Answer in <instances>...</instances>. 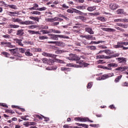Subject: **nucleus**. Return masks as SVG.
<instances>
[{
    "label": "nucleus",
    "mask_w": 128,
    "mask_h": 128,
    "mask_svg": "<svg viewBox=\"0 0 128 128\" xmlns=\"http://www.w3.org/2000/svg\"><path fill=\"white\" fill-rule=\"evenodd\" d=\"M48 36H50L48 38L50 40H58V38H70L68 36L60 34H48Z\"/></svg>",
    "instance_id": "1"
},
{
    "label": "nucleus",
    "mask_w": 128,
    "mask_h": 128,
    "mask_svg": "<svg viewBox=\"0 0 128 128\" xmlns=\"http://www.w3.org/2000/svg\"><path fill=\"white\" fill-rule=\"evenodd\" d=\"M120 53H116L115 54H112L110 56H106L104 55H98L96 56V58L97 60H100V58H106L108 60L110 58H116V56H119Z\"/></svg>",
    "instance_id": "2"
},
{
    "label": "nucleus",
    "mask_w": 128,
    "mask_h": 128,
    "mask_svg": "<svg viewBox=\"0 0 128 128\" xmlns=\"http://www.w3.org/2000/svg\"><path fill=\"white\" fill-rule=\"evenodd\" d=\"M48 44H57L58 46H65L66 44L63 42H54V41H48L47 42Z\"/></svg>",
    "instance_id": "3"
},
{
    "label": "nucleus",
    "mask_w": 128,
    "mask_h": 128,
    "mask_svg": "<svg viewBox=\"0 0 128 128\" xmlns=\"http://www.w3.org/2000/svg\"><path fill=\"white\" fill-rule=\"evenodd\" d=\"M128 70V66H120L114 69V70H118L120 72H124V70Z\"/></svg>",
    "instance_id": "4"
},
{
    "label": "nucleus",
    "mask_w": 128,
    "mask_h": 128,
    "mask_svg": "<svg viewBox=\"0 0 128 128\" xmlns=\"http://www.w3.org/2000/svg\"><path fill=\"white\" fill-rule=\"evenodd\" d=\"M80 60V57L75 54V57L74 58V60H76V64H84V62L83 60Z\"/></svg>",
    "instance_id": "5"
},
{
    "label": "nucleus",
    "mask_w": 128,
    "mask_h": 128,
    "mask_svg": "<svg viewBox=\"0 0 128 128\" xmlns=\"http://www.w3.org/2000/svg\"><path fill=\"white\" fill-rule=\"evenodd\" d=\"M72 10L74 12H75L76 14H80V16H88V13H84L76 8H72Z\"/></svg>",
    "instance_id": "6"
},
{
    "label": "nucleus",
    "mask_w": 128,
    "mask_h": 128,
    "mask_svg": "<svg viewBox=\"0 0 128 128\" xmlns=\"http://www.w3.org/2000/svg\"><path fill=\"white\" fill-rule=\"evenodd\" d=\"M21 24H26V26H30V24H34V22L30 20H25L21 22Z\"/></svg>",
    "instance_id": "7"
},
{
    "label": "nucleus",
    "mask_w": 128,
    "mask_h": 128,
    "mask_svg": "<svg viewBox=\"0 0 128 128\" xmlns=\"http://www.w3.org/2000/svg\"><path fill=\"white\" fill-rule=\"evenodd\" d=\"M48 60L46 58H42V62H43L44 64H46L48 62H49V64H52L54 62L52 60H50V61H48Z\"/></svg>",
    "instance_id": "8"
},
{
    "label": "nucleus",
    "mask_w": 128,
    "mask_h": 128,
    "mask_svg": "<svg viewBox=\"0 0 128 128\" xmlns=\"http://www.w3.org/2000/svg\"><path fill=\"white\" fill-rule=\"evenodd\" d=\"M18 48H16L13 49H10L9 51L10 52V54H14V56H16V52H18Z\"/></svg>",
    "instance_id": "9"
},
{
    "label": "nucleus",
    "mask_w": 128,
    "mask_h": 128,
    "mask_svg": "<svg viewBox=\"0 0 128 128\" xmlns=\"http://www.w3.org/2000/svg\"><path fill=\"white\" fill-rule=\"evenodd\" d=\"M102 30H104V32H116L114 29L112 28H102Z\"/></svg>",
    "instance_id": "10"
},
{
    "label": "nucleus",
    "mask_w": 128,
    "mask_h": 128,
    "mask_svg": "<svg viewBox=\"0 0 128 128\" xmlns=\"http://www.w3.org/2000/svg\"><path fill=\"white\" fill-rule=\"evenodd\" d=\"M14 42H16V44H18V46H24V44L22 42V40H20L18 38L14 39Z\"/></svg>",
    "instance_id": "11"
},
{
    "label": "nucleus",
    "mask_w": 128,
    "mask_h": 128,
    "mask_svg": "<svg viewBox=\"0 0 128 128\" xmlns=\"http://www.w3.org/2000/svg\"><path fill=\"white\" fill-rule=\"evenodd\" d=\"M118 62L119 64H124L126 62V58H118Z\"/></svg>",
    "instance_id": "12"
},
{
    "label": "nucleus",
    "mask_w": 128,
    "mask_h": 128,
    "mask_svg": "<svg viewBox=\"0 0 128 128\" xmlns=\"http://www.w3.org/2000/svg\"><path fill=\"white\" fill-rule=\"evenodd\" d=\"M85 30L86 32L90 34H94V31L92 30V28L90 27H86V28H85Z\"/></svg>",
    "instance_id": "13"
},
{
    "label": "nucleus",
    "mask_w": 128,
    "mask_h": 128,
    "mask_svg": "<svg viewBox=\"0 0 128 128\" xmlns=\"http://www.w3.org/2000/svg\"><path fill=\"white\" fill-rule=\"evenodd\" d=\"M42 56H48V58H54V55L52 54H50L46 52H44L42 53Z\"/></svg>",
    "instance_id": "14"
},
{
    "label": "nucleus",
    "mask_w": 128,
    "mask_h": 128,
    "mask_svg": "<svg viewBox=\"0 0 128 128\" xmlns=\"http://www.w3.org/2000/svg\"><path fill=\"white\" fill-rule=\"evenodd\" d=\"M85 38L88 40H96V37H94L92 35L85 36Z\"/></svg>",
    "instance_id": "15"
},
{
    "label": "nucleus",
    "mask_w": 128,
    "mask_h": 128,
    "mask_svg": "<svg viewBox=\"0 0 128 128\" xmlns=\"http://www.w3.org/2000/svg\"><path fill=\"white\" fill-rule=\"evenodd\" d=\"M66 66H69L70 68H82L80 65L74 64H66Z\"/></svg>",
    "instance_id": "16"
},
{
    "label": "nucleus",
    "mask_w": 128,
    "mask_h": 128,
    "mask_svg": "<svg viewBox=\"0 0 128 128\" xmlns=\"http://www.w3.org/2000/svg\"><path fill=\"white\" fill-rule=\"evenodd\" d=\"M123 46L124 45H122V42H118L117 44L115 45L114 46V48H123Z\"/></svg>",
    "instance_id": "17"
},
{
    "label": "nucleus",
    "mask_w": 128,
    "mask_h": 128,
    "mask_svg": "<svg viewBox=\"0 0 128 128\" xmlns=\"http://www.w3.org/2000/svg\"><path fill=\"white\" fill-rule=\"evenodd\" d=\"M16 34V36H24V30H17V32Z\"/></svg>",
    "instance_id": "18"
},
{
    "label": "nucleus",
    "mask_w": 128,
    "mask_h": 128,
    "mask_svg": "<svg viewBox=\"0 0 128 128\" xmlns=\"http://www.w3.org/2000/svg\"><path fill=\"white\" fill-rule=\"evenodd\" d=\"M49 34H51L52 32H54V34H61V32L58 30H56L54 29H50L48 30Z\"/></svg>",
    "instance_id": "19"
},
{
    "label": "nucleus",
    "mask_w": 128,
    "mask_h": 128,
    "mask_svg": "<svg viewBox=\"0 0 128 128\" xmlns=\"http://www.w3.org/2000/svg\"><path fill=\"white\" fill-rule=\"evenodd\" d=\"M118 4H111L110 5V8L111 10H116V8H118Z\"/></svg>",
    "instance_id": "20"
},
{
    "label": "nucleus",
    "mask_w": 128,
    "mask_h": 128,
    "mask_svg": "<svg viewBox=\"0 0 128 128\" xmlns=\"http://www.w3.org/2000/svg\"><path fill=\"white\" fill-rule=\"evenodd\" d=\"M12 22H18V24H22V20L18 18H12Z\"/></svg>",
    "instance_id": "21"
},
{
    "label": "nucleus",
    "mask_w": 128,
    "mask_h": 128,
    "mask_svg": "<svg viewBox=\"0 0 128 128\" xmlns=\"http://www.w3.org/2000/svg\"><path fill=\"white\" fill-rule=\"evenodd\" d=\"M20 12H8V16H16V15L14 14H19Z\"/></svg>",
    "instance_id": "22"
},
{
    "label": "nucleus",
    "mask_w": 128,
    "mask_h": 128,
    "mask_svg": "<svg viewBox=\"0 0 128 128\" xmlns=\"http://www.w3.org/2000/svg\"><path fill=\"white\" fill-rule=\"evenodd\" d=\"M118 65L116 63H110L107 64V66H108V68H118Z\"/></svg>",
    "instance_id": "23"
},
{
    "label": "nucleus",
    "mask_w": 128,
    "mask_h": 128,
    "mask_svg": "<svg viewBox=\"0 0 128 128\" xmlns=\"http://www.w3.org/2000/svg\"><path fill=\"white\" fill-rule=\"evenodd\" d=\"M58 17H54V18H48V22H58Z\"/></svg>",
    "instance_id": "24"
},
{
    "label": "nucleus",
    "mask_w": 128,
    "mask_h": 128,
    "mask_svg": "<svg viewBox=\"0 0 128 128\" xmlns=\"http://www.w3.org/2000/svg\"><path fill=\"white\" fill-rule=\"evenodd\" d=\"M76 54H70L69 55V57H68L67 58L69 60H74Z\"/></svg>",
    "instance_id": "25"
},
{
    "label": "nucleus",
    "mask_w": 128,
    "mask_h": 128,
    "mask_svg": "<svg viewBox=\"0 0 128 128\" xmlns=\"http://www.w3.org/2000/svg\"><path fill=\"white\" fill-rule=\"evenodd\" d=\"M94 122V121L90 120L88 118H81L80 122Z\"/></svg>",
    "instance_id": "26"
},
{
    "label": "nucleus",
    "mask_w": 128,
    "mask_h": 128,
    "mask_svg": "<svg viewBox=\"0 0 128 128\" xmlns=\"http://www.w3.org/2000/svg\"><path fill=\"white\" fill-rule=\"evenodd\" d=\"M30 50L28 49L26 52H25L26 56H32V54L30 53Z\"/></svg>",
    "instance_id": "27"
},
{
    "label": "nucleus",
    "mask_w": 128,
    "mask_h": 128,
    "mask_svg": "<svg viewBox=\"0 0 128 128\" xmlns=\"http://www.w3.org/2000/svg\"><path fill=\"white\" fill-rule=\"evenodd\" d=\"M6 6H9L10 8H12V10H18V6L14 4H6Z\"/></svg>",
    "instance_id": "28"
},
{
    "label": "nucleus",
    "mask_w": 128,
    "mask_h": 128,
    "mask_svg": "<svg viewBox=\"0 0 128 128\" xmlns=\"http://www.w3.org/2000/svg\"><path fill=\"white\" fill-rule=\"evenodd\" d=\"M98 68H103V70H112V68L110 67H106V66H98Z\"/></svg>",
    "instance_id": "29"
},
{
    "label": "nucleus",
    "mask_w": 128,
    "mask_h": 128,
    "mask_svg": "<svg viewBox=\"0 0 128 128\" xmlns=\"http://www.w3.org/2000/svg\"><path fill=\"white\" fill-rule=\"evenodd\" d=\"M96 6L88 7L87 10H88V12H94V10H96Z\"/></svg>",
    "instance_id": "30"
},
{
    "label": "nucleus",
    "mask_w": 128,
    "mask_h": 128,
    "mask_svg": "<svg viewBox=\"0 0 128 128\" xmlns=\"http://www.w3.org/2000/svg\"><path fill=\"white\" fill-rule=\"evenodd\" d=\"M66 51L64 50H58L56 51V54H64V52H66Z\"/></svg>",
    "instance_id": "31"
},
{
    "label": "nucleus",
    "mask_w": 128,
    "mask_h": 128,
    "mask_svg": "<svg viewBox=\"0 0 128 128\" xmlns=\"http://www.w3.org/2000/svg\"><path fill=\"white\" fill-rule=\"evenodd\" d=\"M7 47L10 48H16V46L12 44V42H8Z\"/></svg>",
    "instance_id": "32"
},
{
    "label": "nucleus",
    "mask_w": 128,
    "mask_h": 128,
    "mask_svg": "<svg viewBox=\"0 0 128 128\" xmlns=\"http://www.w3.org/2000/svg\"><path fill=\"white\" fill-rule=\"evenodd\" d=\"M118 14H124V10L122 9H119L116 11Z\"/></svg>",
    "instance_id": "33"
},
{
    "label": "nucleus",
    "mask_w": 128,
    "mask_h": 128,
    "mask_svg": "<svg viewBox=\"0 0 128 128\" xmlns=\"http://www.w3.org/2000/svg\"><path fill=\"white\" fill-rule=\"evenodd\" d=\"M76 8H77L78 10H86V6H76Z\"/></svg>",
    "instance_id": "34"
},
{
    "label": "nucleus",
    "mask_w": 128,
    "mask_h": 128,
    "mask_svg": "<svg viewBox=\"0 0 128 128\" xmlns=\"http://www.w3.org/2000/svg\"><path fill=\"white\" fill-rule=\"evenodd\" d=\"M10 26L11 28H20V26L16 24H10Z\"/></svg>",
    "instance_id": "35"
},
{
    "label": "nucleus",
    "mask_w": 128,
    "mask_h": 128,
    "mask_svg": "<svg viewBox=\"0 0 128 128\" xmlns=\"http://www.w3.org/2000/svg\"><path fill=\"white\" fill-rule=\"evenodd\" d=\"M122 78V75H120V76H118L114 80L115 82H120V80Z\"/></svg>",
    "instance_id": "36"
},
{
    "label": "nucleus",
    "mask_w": 128,
    "mask_h": 128,
    "mask_svg": "<svg viewBox=\"0 0 128 128\" xmlns=\"http://www.w3.org/2000/svg\"><path fill=\"white\" fill-rule=\"evenodd\" d=\"M48 37L44 36H39V39L41 40H48Z\"/></svg>",
    "instance_id": "37"
},
{
    "label": "nucleus",
    "mask_w": 128,
    "mask_h": 128,
    "mask_svg": "<svg viewBox=\"0 0 128 128\" xmlns=\"http://www.w3.org/2000/svg\"><path fill=\"white\" fill-rule=\"evenodd\" d=\"M40 32H42V34H50L48 30H40Z\"/></svg>",
    "instance_id": "38"
},
{
    "label": "nucleus",
    "mask_w": 128,
    "mask_h": 128,
    "mask_svg": "<svg viewBox=\"0 0 128 128\" xmlns=\"http://www.w3.org/2000/svg\"><path fill=\"white\" fill-rule=\"evenodd\" d=\"M32 14H36L38 16H40V12L38 11H34L32 12H31Z\"/></svg>",
    "instance_id": "39"
},
{
    "label": "nucleus",
    "mask_w": 128,
    "mask_h": 128,
    "mask_svg": "<svg viewBox=\"0 0 128 128\" xmlns=\"http://www.w3.org/2000/svg\"><path fill=\"white\" fill-rule=\"evenodd\" d=\"M89 14L90 16H100V12H96V13H90Z\"/></svg>",
    "instance_id": "40"
},
{
    "label": "nucleus",
    "mask_w": 128,
    "mask_h": 128,
    "mask_svg": "<svg viewBox=\"0 0 128 128\" xmlns=\"http://www.w3.org/2000/svg\"><path fill=\"white\" fill-rule=\"evenodd\" d=\"M19 51L21 54H24L26 52V48H19Z\"/></svg>",
    "instance_id": "41"
},
{
    "label": "nucleus",
    "mask_w": 128,
    "mask_h": 128,
    "mask_svg": "<svg viewBox=\"0 0 128 128\" xmlns=\"http://www.w3.org/2000/svg\"><path fill=\"white\" fill-rule=\"evenodd\" d=\"M46 10V8L42 7L40 8H37V10H40V12H42V10Z\"/></svg>",
    "instance_id": "42"
},
{
    "label": "nucleus",
    "mask_w": 128,
    "mask_h": 128,
    "mask_svg": "<svg viewBox=\"0 0 128 128\" xmlns=\"http://www.w3.org/2000/svg\"><path fill=\"white\" fill-rule=\"evenodd\" d=\"M106 78H108V74H104L101 76V80H106Z\"/></svg>",
    "instance_id": "43"
},
{
    "label": "nucleus",
    "mask_w": 128,
    "mask_h": 128,
    "mask_svg": "<svg viewBox=\"0 0 128 128\" xmlns=\"http://www.w3.org/2000/svg\"><path fill=\"white\" fill-rule=\"evenodd\" d=\"M24 126H26V128H28V126H30V122H25L24 124Z\"/></svg>",
    "instance_id": "44"
},
{
    "label": "nucleus",
    "mask_w": 128,
    "mask_h": 128,
    "mask_svg": "<svg viewBox=\"0 0 128 128\" xmlns=\"http://www.w3.org/2000/svg\"><path fill=\"white\" fill-rule=\"evenodd\" d=\"M38 28V26H36V25H32L28 26V28H31V30H32L33 28Z\"/></svg>",
    "instance_id": "45"
},
{
    "label": "nucleus",
    "mask_w": 128,
    "mask_h": 128,
    "mask_svg": "<svg viewBox=\"0 0 128 128\" xmlns=\"http://www.w3.org/2000/svg\"><path fill=\"white\" fill-rule=\"evenodd\" d=\"M88 48H90V50H95L96 49V46H89Z\"/></svg>",
    "instance_id": "46"
},
{
    "label": "nucleus",
    "mask_w": 128,
    "mask_h": 128,
    "mask_svg": "<svg viewBox=\"0 0 128 128\" xmlns=\"http://www.w3.org/2000/svg\"><path fill=\"white\" fill-rule=\"evenodd\" d=\"M2 54L5 56L6 58H8V56H10V54L6 52H2Z\"/></svg>",
    "instance_id": "47"
},
{
    "label": "nucleus",
    "mask_w": 128,
    "mask_h": 128,
    "mask_svg": "<svg viewBox=\"0 0 128 128\" xmlns=\"http://www.w3.org/2000/svg\"><path fill=\"white\" fill-rule=\"evenodd\" d=\"M100 126L98 124H90V126H92V128H96Z\"/></svg>",
    "instance_id": "48"
},
{
    "label": "nucleus",
    "mask_w": 128,
    "mask_h": 128,
    "mask_svg": "<svg viewBox=\"0 0 128 128\" xmlns=\"http://www.w3.org/2000/svg\"><path fill=\"white\" fill-rule=\"evenodd\" d=\"M98 20L101 22H106V18H104V17H100L98 18Z\"/></svg>",
    "instance_id": "49"
},
{
    "label": "nucleus",
    "mask_w": 128,
    "mask_h": 128,
    "mask_svg": "<svg viewBox=\"0 0 128 128\" xmlns=\"http://www.w3.org/2000/svg\"><path fill=\"white\" fill-rule=\"evenodd\" d=\"M24 43L25 44H32V42H26V41H25L24 42Z\"/></svg>",
    "instance_id": "50"
},
{
    "label": "nucleus",
    "mask_w": 128,
    "mask_h": 128,
    "mask_svg": "<svg viewBox=\"0 0 128 128\" xmlns=\"http://www.w3.org/2000/svg\"><path fill=\"white\" fill-rule=\"evenodd\" d=\"M104 52H105V54H110V50H104Z\"/></svg>",
    "instance_id": "51"
},
{
    "label": "nucleus",
    "mask_w": 128,
    "mask_h": 128,
    "mask_svg": "<svg viewBox=\"0 0 128 128\" xmlns=\"http://www.w3.org/2000/svg\"><path fill=\"white\" fill-rule=\"evenodd\" d=\"M102 42H104V41L99 40L98 42H95L94 44H100V43H102Z\"/></svg>",
    "instance_id": "52"
},
{
    "label": "nucleus",
    "mask_w": 128,
    "mask_h": 128,
    "mask_svg": "<svg viewBox=\"0 0 128 128\" xmlns=\"http://www.w3.org/2000/svg\"><path fill=\"white\" fill-rule=\"evenodd\" d=\"M58 24H60V22H55L52 24V26H58Z\"/></svg>",
    "instance_id": "53"
},
{
    "label": "nucleus",
    "mask_w": 128,
    "mask_h": 128,
    "mask_svg": "<svg viewBox=\"0 0 128 128\" xmlns=\"http://www.w3.org/2000/svg\"><path fill=\"white\" fill-rule=\"evenodd\" d=\"M56 60L57 62H60V64H64V62L62 60L56 59Z\"/></svg>",
    "instance_id": "54"
},
{
    "label": "nucleus",
    "mask_w": 128,
    "mask_h": 128,
    "mask_svg": "<svg viewBox=\"0 0 128 128\" xmlns=\"http://www.w3.org/2000/svg\"><path fill=\"white\" fill-rule=\"evenodd\" d=\"M92 82H90L87 85V88H90L92 86Z\"/></svg>",
    "instance_id": "55"
},
{
    "label": "nucleus",
    "mask_w": 128,
    "mask_h": 128,
    "mask_svg": "<svg viewBox=\"0 0 128 128\" xmlns=\"http://www.w3.org/2000/svg\"><path fill=\"white\" fill-rule=\"evenodd\" d=\"M3 38H10V35H4L2 36Z\"/></svg>",
    "instance_id": "56"
},
{
    "label": "nucleus",
    "mask_w": 128,
    "mask_h": 128,
    "mask_svg": "<svg viewBox=\"0 0 128 128\" xmlns=\"http://www.w3.org/2000/svg\"><path fill=\"white\" fill-rule=\"evenodd\" d=\"M67 12H69L70 14H74V12L72 9H68L67 10Z\"/></svg>",
    "instance_id": "57"
},
{
    "label": "nucleus",
    "mask_w": 128,
    "mask_h": 128,
    "mask_svg": "<svg viewBox=\"0 0 128 128\" xmlns=\"http://www.w3.org/2000/svg\"><path fill=\"white\" fill-rule=\"evenodd\" d=\"M46 69V70H54V67H47Z\"/></svg>",
    "instance_id": "58"
},
{
    "label": "nucleus",
    "mask_w": 128,
    "mask_h": 128,
    "mask_svg": "<svg viewBox=\"0 0 128 128\" xmlns=\"http://www.w3.org/2000/svg\"><path fill=\"white\" fill-rule=\"evenodd\" d=\"M28 32H29L30 34H34V30H28Z\"/></svg>",
    "instance_id": "59"
},
{
    "label": "nucleus",
    "mask_w": 128,
    "mask_h": 128,
    "mask_svg": "<svg viewBox=\"0 0 128 128\" xmlns=\"http://www.w3.org/2000/svg\"><path fill=\"white\" fill-rule=\"evenodd\" d=\"M122 22H128V19L127 18L122 19Z\"/></svg>",
    "instance_id": "60"
},
{
    "label": "nucleus",
    "mask_w": 128,
    "mask_h": 128,
    "mask_svg": "<svg viewBox=\"0 0 128 128\" xmlns=\"http://www.w3.org/2000/svg\"><path fill=\"white\" fill-rule=\"evenodd\" d=\"M20 118L22 120H28V118H26V116H22Z\"/></svg>",
    "instance_id": "61"
},
{
    "label": "nucleus",
    "mask_w": 128,
    "mask_h": 128,
    "mask_svg": "<svg viewBox=\"0 0 128 128\" xmlns=\"http://www.w3.org/2000/svg\"><path fill=\"white\" fill-rule=\"evenodd\" d=\"M79 18L81 20H86V18L82 16H79Z\"/></svg>",
    "instance_id": "62"
},
{
    "label": "nucleus",
    "mask_w": 128,
    "mask_h": 128,
    "mask_svg": "<svg viewBox=\"0 0 128 128\" xmlns=\"http://www.w3.org/2000/svg\"><path fill=\"white\" fill-rule=\"evenodd\" d=\"M82 128H88V125L86 124H82Z\"/></svg>",
    "instance_id": "63"
},
{
    "label": "nucleus",
    "mask_w": 128,
    "mask_h": 128,
    "mask_svg": "<svg viewBox=\"0 0 128 128\" xmlns=\"http://www.w3.org/2000/svg\"><path fill=\"white\" fill-rule=\"evenodd\" d=\"M7 112H8V114H14V112L12 110H8Z\"/></svg>",
    "instance_id": "64"
}]
</instances>
